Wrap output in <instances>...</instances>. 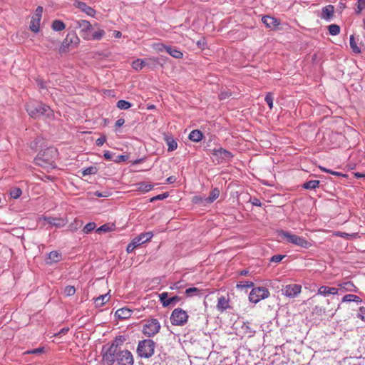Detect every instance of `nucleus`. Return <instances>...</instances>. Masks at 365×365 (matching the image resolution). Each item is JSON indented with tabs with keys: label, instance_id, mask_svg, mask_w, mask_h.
<instances>
[{
	"label": "nucleus",
	"instance_id": "43",
	"mask_svg": "<svg viewBox=\"0 0 365 365\" xmlns=\"http://www.w3.org/2000/svg\"><path fill=\"white\" fill-rule=\"evenodd\" d=\"M96 227V225L95 222H89L83 227V232L86 234H88L91 232V231L94 230Z\"/></svg>",
	"mask_w": 365,
	"mask_h": 365
},
{
	"label": "nucleus",
	"instance_id": "33",
	"mask_svg": "<svg viewBox=\"0 0 365 365\" xmlns=\"http://www.w3.org/2000/svg\"><path fill=\"white\" fill-rule=\"evenodd\" d=\"M51 28L55 31H63L66 28V26L62 21L54 20L52 22Z\"/></svg>",
	"mask_w": 365,
	"mask_h": 365
},
{
	"label": "nucleus",
	"instance_id": "13",
	"mask_svg": "<svg viewBox=\"0 0 365 365\" xmlns=\"http://www.w3.org/2000/svg\"><path fill=\"white\" fill-rule=\"evenodd\" d=\"M43 7L38 6L36 9L35 14L32 16L30 24V29L35 33H37L39 31V24L41 19Z\"/></svg>",
	"mask_w": 365,
	"mask_h": 365
},
{
	"label": "nucleus",
	"instance_id": "22",
	"mask_svg": "<svg viewBox=\"0 0 365 365\" xmlns=\"http://www.w3.org/2000/svg\"><path fill=\"white\" fill-rule=\"evenodd\" d=\"M62 259V255L61 253L58 251H52L51 252L47 259H46V262L47 264H53L60 262Z\"/></svg>",
	"mask_w": 365,
	"mask_h": 365
},
{
	"label": "nucleus",
	"instance_id": "12",
	"mask_svg": "<svg viewBox=\"0 0 365 365\" xmlns=\"http://www.w3.org/2000/svg\"><path fill=\"white\" fill-rule=\"evenodd\" d=\"M282 294L289 298L297 297L302 292V286L297 284H290L282 289Z\"/></svg>",
	"mask_w": 365,
	"mask_h": 365
},
{
	"label": "nucleus",
	"instance_id": "64",
	"mask_svg": "<svg viewBox=\"0 0 365 365\" xmlns=\"http://www.w3.org/2000/svg\"><path fill=\"white\" fill-rule=\"evenodd\" d=\"M330 174L336 175V176H343V177L346 176V175L342 174L341 173L333 171V170H331Z\"/></svg>",
	"mask_w": 365,
	"mask_h": 365
},
{
	"label": "nucleus",
	"instance_id": "57",
	"mask_svg": "<svg viewBox=\"0 0 365 365\" xmlns=\"http://www.w3.org/2000/svg\"><path fill=\"white\" fill-rule=\"evenodd\" d=\"M183 287L182 282H177L174 283L171 287V289H179Z\"/></svg>",
	"mask_w": 365,
	"mask_h": 365
},
{
	"label": "nucleus",
	"instance_id": "17",
	"mask_svg": "<svg viewBox=\"0 0 365 365\" xmlns=\"http://www.w3.org/2000/svg\"><path fill=\"white\" fill-rule=\"evenodd\" d=\"M339 292V289L335 287H330L327 286H321L317 291L318 295L327 297L330 294L335 295Z\"/></svg>",
	"mask_w": 365,
	"mask_h": 365
},
{
	"label": "nucleus",
	"instance_id": "49",
	"mask_svg": "<svg viewBox=\"0 0 365 365\" xmlns=\"http://www.w3.org/2000/svg\"><path fill=\"white\" fill-rule=\"evenodd\" d=\"M43 352H44V348L43 347H39V348H37V349H32V350L27 351L26 352V354H41V353H43Z\"/></svg>",
	"mask_w": 365,
	"mask_h": 365
},
{
	"label": "nucleus",
	"instance_id": "20",
	"mask_svg": "<svg viewBox=\"0 0 365 365\" xmlns=\"http://www.w3.org/2000/svg\"><path fill=\"white\" fill-rule=\"evenodd\" d=\"M74 5L76 6V7L80 9L82 11L85 12L87 15L90 16H94V15L96 14V11L91 6H88L84 2L76 1Z\"/></svg>",
	"mask_w": 365,
	"mask_h": 365
},
{
	"label": "nucleus",
	"instance_id": "58",
	"mask_svg": "<svg viewBox=\"0 0 365 365\" xmlns=\"http://www.w3.org/2000/svg\"><path fill=\"white\" fill-rule=\"evenodd\" d=\"M364 8H365V0H359L358 1L359 12H360Z\"/></svg>",
	"mask_w": 365,
	"mask_h": 365
},
{
	"label": "nucleus",
	"instance_id": "54",
	"mask_svg": "<svg viewBox=\"0 0 365 365\" xmlns=\"http://www.w3.org/2000/svg\"><path fill=\"white\" fill-rule=\"evenodd\" d=\"M231 96V93L228 91H221L219 94V98L220 100L225 99Z\"/></svg>",
	"mask_w": 365,
	"mask_h": 365
},
{
	"label": "nucleus",
	"instance_id": "14",
	"mask_svg": "<svg viewBox=\"0 0 365 365\" xmlns=\"http://www.w3.org/2000/svg\"><path fill=\"white\" fill-rule=\"evenodd\" d=\"M159 299L163 307H168L171 304H177L180 298L178 296L168 297V292H162L159 294Z\"/></svg>",
	"mask_w": 365,
	"mask_h": 365
},
{
	"label": "nucleus",
	"instance_id": "35",
	"mask_svg": "<svg viewBox=\"0 0 365 365\" xmlns=\"http://www.w3.org/2000/svg\"><path fill=\"white\" fill-rule=\"evenodd\" d=\"M114 229H115V225L113 224L108 223V224H104V225H101V227H99L96 230V232H108L114 230Z\"/></svg>",
	"mask_w": 365,
	"mask_h": 365
},
{
	"label": "nucleus",
	"instance_id": "7",
	"mask_svg": "<svg viewBox=\"0 0 365 365\" xmlns=\"http://www.w3.org/2000/svg\"><path fill=\"white\" fill-rule=\"evenodd\" d=\"M187 313L181 308H175L171 314L170 322L173 325L183 326L188 320Z\"/></svg>",
	"mask_w": 365,
	"mask_h": 365
},
{
	"label": "nucleus",
	"instance_id": "11",
	"mask_svg": "<svg viewBox=\"0 0 365 365\" xmlns=\"http://www.w3.org/2000/svg\"><path fill=\"white\" fill-rule=\"evenodd\" d=\"M115 361L118 365H133L134 359L132 353L128 350H120L115 354Z\"/></svg>",
	"mask_w": 365,
	"mask_h": 365
},
{
	"label": "nucleus",
	"instance_id": "36",
	"mask_svg": "<svg viewBox=\"0 0 365 365\" xmlns=\"http://www.w3.org/2000/svg\"><path fill=\"white\" fill-rule=\"evenodd\" d=\"M349 44H350V47L352 50V51L354 53H361V49L360 48L357 46L356 41H355V38L353 35H351L350 36V40H349Z\"/></svg>",
	"mask_w": 365,
	"mask_h": 365
},
{
	"label": "nucleus",
	"instance_id": "39",
	"mask_svg": "<svg viewBox=\"0 0 365 365\" xmlns=\"http://www.w3.org/2000/svg\"><path fill=\"white\" fill-rule=\"evenodd\" d=\"M329 32L332 36L338 35L340 33V27L336 24H331L328 26Z\"/></svg>",
	"mask_w": 365,
	"mask_h": 365
},
{
	"label": "nucleus",
	"instance_id": "29",
	"mask_svg": "<svg viewBox=\"0 0 365 365\" xmlns=\"http://www.w3.org/2000/svg\"><path fill=\"white\" fill-rule=\"evenodd\" d=\"M202 138V133L198 130H194L189 134V139L193 142H199Z\"/></svg>",
	"mask_w": 365,
	"mask_h": 365
},
{
	"label": "nucleus",
	"instance_id": "60",
	"mask_svg": "<svg viewBox=\"0 0 365 365\" xmlns=\"http://www.w3.org/2000/svg\"><path fill=\"white\" fill-rule=\"evenodd\" d=\"M69 330V328L68 327H64L63 329H61L58 333H56L54 334V336H58V335H61V334H66Z\"/></svg>",
	"mask_w": 365,
	"mask_h": 365
},
{
	"label": "nucleus",
	"instance_id": "21",
	"mask_svg": "<svg viewBox=\"0 0 365 365\" xmlns=\"http://www.w3.org/2000/svg\"><path fill=\"white\" fill-rule=\"evenodd\" d=\"M133 311L128 308L123 307L121 309H118L115 313V316L120 319H126L130 317Z\"/></svg>",
	"mask_w": 365,
	"mask_h": 365
},
{
	"label": "nucleus",
	"instance_id": "5",
	"mask_svg": "<svg viewBox=\"0 0 365 365\" xmlns=\"http://www.w3.org/2000/svg\"><path fill=\"white\" fill-rule=\"evenodd\" d=\"M279 235L282 240H286L287 242L303 248H308L311 245L310 242L306 240L304 237L292 234L287 231H279Z\"/></svg>",
	"mask_w": 365,
	"mask_h": 365
},
{
	"label": "nucleus",
	"instance_id": "23",
	"mask_svg": "<svg viewBox=\"0 0 365 365\" xmlns=\"http://www.w3.org/2000/svg\"><path fill=\"white\" fill-rule=\"evenodd\" d=\"M229 308V299L225 297L218 298L217 309L220 312H223Z\"/></svg>",
	"mask_w": 365,
	"mask_h": 365
},
{
	"label": "nucleus",
	"instance_id": "4",
	"mask_svg": "<svg viewBox=\"0 0 365 365\" xmlns=\"http://www.w3.org/2000/svg\"><path fill=\"white\" fill-rule=\"evenodd\" d=\"M155 346V343L151 339L139 341L136 349L137 354L140 358L149 359L153 356Z\"/></svg>",
	"mask_w": 365,
	"mask_h": 365
},
{
	"label": "nucleus",
	"instance_id": "59",
	"mask_svg": "<svg viewBox=\"0 0 365 365\" xmlns=\"http://www.w3.org/2000/svg\"><path fill=\"white\" fill-rule=\"evenodd\" d=\"M125 123V120L123 118H119L116 120L115 123V126L116 128L121 127Z\"/></svg>",
	"mask_w": 365,
	"mask_h": 365
},
{
	"label": "nucleus",
	"instance_id": "42",
	"mask_svg": "<svg viewBox=\"0 0 365 365\" xmlns=\"http://www.w3.org/2000/svg\"><path fill=\"white\" fill-rule=\"evenodd\" d=\"M206 197L195 195L192 198V202L194 204H200L202 205H206L207 203H205Z\"/></svg>",
	"mask_w": 365,
	"mask_h": 365
},
{
	"label": "nucleus",
	"instance_id": "32",
	"mask_svg": "<svg viewBox=\"0 0 365 365\" xmlns=\"http://www.w3.org/2000/svg\"><path fill=\"white\" fill-rule=\"evenodd\" d=\"M220 195V190L217 188H214L208 197H206L205 203H212L214 202Z\"/></svg>",
	"mask_w": 365,
	"mask_h": 365
},
{
	"label": "nucleus",
	"instance_id": "2",
	"mask_svg": "<svg viewBox=\"0 0 365 365\" xmlns=\"http://www.w3.org/2000/svg\"><path fill=\"white\" fill-rule=\"evenodd\" d=\"M57 157V150L53 147H50L38 154L35 158V163L46 169L54 168Z\"/></svg>",
	"mask_w": 365,
	"mask_h": 365
},
{
	"label": "nucleus",
	"instance_id": "48",
	"mask_svg": "<svg viewBox=\"0 0 365 365\" xmlns=\"http://www.w3.org/2000/svg\"><path fill=\"white\" fill-rule=\"evenodd\" d=\"M168 192H164L163 194H160V195H158L153 197H152L150 199V202H153L155 200H164L165 198H167L168 197Z\"/></svg>",
	"mask_w": 365,
	"mask_h": 365
},
{
	"label": "nucleus",
	"instance_id": "15",
	"mask_svg": "<svg viewBox=\"0 0 365 365\" xmlns=\"http://www.w3.org/2000/svg\"><path fill=\"white\" fill-rule=\"evenodd\" d=\"M334 13V6L327 5L322 8L319 16L322 19H324L327 21H329L333 18Z\"/></svg>",
	"mask_w": 365,
	"mask_h": 365
},
{
	"label": "nucleus",
	"instance_id": "19",
	"mask_svg": "<svg viewBox=\"0 0 365 365\" xmlns=\"http://www.w3.org/2000/svg\"><path fill=\"white\" fill-rule=\"evenodd\" d=\"M213 155L219 158L221 160H229L232 158V153L223 148L213 150Z\"/></svg>",
	"mask_w": 365,
	"mask_h": 365
},
{
	"label": "nucleus",
	"instance_id": "37",
	"mask_svg": "<svg viewBox=\"0 0 365 365\" xmlns=\"http://www.w3.org/2000/svg\"><path fill=\"white\" fill-rule=\"evenodd\" d=\"M131 103L125 100H120L117 102V107L120 110H127L131 107Z\"/></svg>",
	"mask_w": 365,
	"mask_h": 365
},
{
	"label": "nucleus",
	"instance_id": "40",
	"mask_svg": "<svg viewBox=\"0 0 365 365\" xmlns=\"http://www.w3.org/2000/svg\"><path fill=\"white\" fill-rule=\"evenodd\" d=\"M21 194H22V191L19 187H12L10 190V195L14 199L19 198L21 195Z\"/></svg>",
	"mask_w": 365,
	"mask_h": 365
},
{
	"label": "nucleus",
	"instance_id": "8",
	"mask_svg": "<svg viewBox=\"0 0 365 365\" xmlns=\"http://www.w3.org/2000/svg\"><path fill=\"white\" fill-rule=\"evenodd\" d=\"M160 324L158 319H151L144 324L143 333L148 337H153L160 331Z\"/></svg>",
	"mask_w": 365,
	"mask_h": 365
},
{
	"label": "nucleus",
	"instance_id": "10",
	"mask_svg": "<svg viewBox=\"0 0 365 365\" xmlns=\"http://www.w3.org/2000/svg\"><path fill=\"white\" fill-rule=\"evenodd\" d=\"M80 42V38L74 34H68L65 39L61 43L58 51L61 53L66 52L70 48L76 46Z\"/></svg>",
	"mask_w": 365,
	"mask_h": 365
},
{
	"label": "nucleus",
	"instance_id": "53",
	"mask_svg": "<svg viewBox=\"0 0 365 365\" xmlns=\"http://www.w3.org/2000/svg\"><path fill=\"white\" fill-rule=\"evenodd\" d=\"M284 257H285L284 255H274V256H272L271 257L270 262H281L283 259V258Z\"/></svg>",
	"mask_w": 365,
	"mask_h": 365
},
{
	"label": "nucleus",
	"instance_id": "52",
	"mask_svg": "<svg viewBox=\"0 0 365 365\" xmlns=\"http://www.w3.org/2000/svg\"><path fill=\"white\" fill-rule=\"evenodd\" d=\"M138 246L135 245L133 240H132L131 242L127 246L126 251L128 253H131Z\"/></svg>",
	"mask_w": 365,
	"mask_h": 365
},
{
	"label": "nucleus",
	"instance_id": "45",
	"mask_svg": "<svg viewBox=\"0 0 365 365\" xmlns=\"http://www.w3.org/2000/svg\"><path fill=\"white\" fill-rule=\"evenodd\" d=\"M168 46L163 44V43H155V44H153V48L157 52H162L163 51H167Z\"/></svg>",
	"mask_w": 365,
	"mask_h": 365
},
{
	"label": "nucleus",
	"instance_id": "41",
	"mask_svg": "<svg viewBox=\"0 0 365 365\" xmlns=\"http://www.w3.org/2000/svg\"><path fill=\"white\" fill-rule=\"evenodd\" d=\"M254 286V283L250 281H242L237 284V288L242 289L244 288L252 287Z\"/></svg>",
	"mask_w": 365,
	"mask_h": 365
},
{
	"label": "nucleus",
	"instance_id": "46",
	"mask_svg": "<svg viewBox=\"0 0 365 365\" xmlns=\"http://www.w3.org/2000/svg\"><path fill=\"white\" fill-rule=\"evenodd\" d=\"M76 292V289L73 286H67L64 289V294L66 296H73Z\"/></svg>",
	"mask_w": 365,
	"mask_h": 365
},
{
	"label": "nucleus",
	"instance_id": "25",
	"mask_svg": "<svg viewBox=\"0 0 365 365\" xmlns=\"http://www.w3.org/2000/svg\"><path fill=\"white\" fill-rule=\"evenodd\" d=\"M341 302L361 303L362 302V299L357 295L348 294L343 297Z\"/></svg>",
	"mask_w": 365,
	"mask_h": 365
},
{
	"label": "nucleus",
	"instance_id": "31",
	"mask_svg": "<svg viewBox=\"0 0 365 365\" xmlns=\"http://www.w3.org/2000/svg\"><path fill=\"white\" fill-rule=\"evenodd\" d=\"M136 187L138 190L143 192H147L153 189V185L151 184H148L144 182H139L136 184Z\"/></svg>",
	"mask_w": 365,
	"mask_h": 365
},
{
	"label": "nucleus",
	"instance_id": "26",
	"mask_svg": "<svg viewBox=\"0 0 365 365\" xmlns=\"http://www.w3.org/2000/svg\"><path fill=\"white\" fill-rule=\"evenodd\" d=\"M165 143L168 147V151H173L177 149L178 143L176 140L172 136H165Z\"/></svg>",
	"mask_w": 365,
	"mask_h": 365
},
{
	"label": "nucleus",
	"instance_id": "1",
	"mask_svg": "<svg viewBox=\"0 0 365 365\" xmlns=\"http://www.w3.org/2000/svg\"><path fill=\"white\" fill-rule=\"evenodd\" d=\"M75 23L76 27L80 29V35L84 40L99 41L106 34L105 31L99 27L98 24H95L93 26L86 20H78Z\"/></svg>",
	"mask_w": 365,
	"mask_h": 365
},
{
	"label": "nucleus",
	"instance_id": "61",
	"mask_svg": "<svg viewBox=\"0 0 365 365\" xmlns=\"http://www.w3.org/2000/svg\"><path fill=\"white\" fill-rule=\"evenodd\" d=\"M95 195L97 196V197H108V192H101L99 191H96V192H95Z\"/></svg>",
	"mask_w": 365,
	"mask_h": 365
},
{
	"label": "nucleus",
	"instance_id": "51",
	"mask_svg": "<svg viewBox=\"0 0 365 365\" xmlns=\"http://www.w3.org/2000/svg\"><path fill=\"white\" fill-rule=\"evenodd\" d=\"M199 292L198 289L196 287H190L185 290V294L188 296H193Z\"/></svg>",
	"mask_w": 365,
	"mask_h": 365
},
{
	"label": "nucleus",
	"instance_id": "3",
	"mask_svg": "<svg viewBox=\"0 0 365 365\" xmlns=\"http://www.w3.org/2000/svg\"><path fill=\"white\" fill-rule=\"evenodd\" d=\"M26 110L29 115L34 118L44 116L50 118L53 116V110L47 105L41 103H30L26 106Z\"/></svg>",
	"mask_w": 365,
	"mask_h": 365
},
{
	"label": "nucleus",
	"instance_id": "50",
	"mask_svg": "<svg viewBox=\"0 0 365 365\" xmlns=\"http://www.w3.org/2000/svg\"><path fill=\"white\" fill-rule=\"evenodd\" d=\"M357 317L360 318L363 322H365V307H359Z\"/></svg>",
	"mask_w": 365,
	"mask_h": 365
},
{
	"label": "nucleus",
	"instance_id": "44",
	"mask_svg": "<svg viewBox=\"0 0 365 365\" xmlns=\"http://www.w3.org/2000/svg\"><path fill=\"white\" fill-rule=\"evenodd\" d=\"M265 101L266 103H267L269 109H272L273 108V101H274V97H273V95L272 93H267L266 96H265Z\"/></svg>",
	"mask_w": 365,
	"mask_h": 365
},
{
	"label": "nucleus",
	"instance_id": "47",
	"mask_svg": "<svg viewBox=\"0 0 365 365\" xmlns=\"http://www.w3.org/2000/svg\"><path fill=\"white\" fill-rule=\"evenodd\" d=\"M96 171H97L96 168L91 166V167H88V168H86L85 170H83L82 173L85 176V175H88L95 174L96 173Z\"/></svg>",
	"mask_w": 365,
	"mask_h": 365
},
{
	"label": "nucleus",
	"instance_id": "28",
	"mask_svg": "<svg viewBox=\"0 0 365 365\" xmlns=\"http://www.w3.org/2000/svg\"><path fill=\"white\" fill-rule=\"evenodd\" d=\"M339 286L346 292H357L358 290L357 287L351 282L339 284Z\"/></svg>",
	"mask_w": 365,
	"mask_h": 365
},
{
	"label": "nucleus",
	"instance_id": "16",
	"mask_svg": "<svg viewBox=\"0 0 365 365\" xmlns=\"http://www.w3.org/2000/svg\"><path fill=\"white\" fill-rule=\"evenodd\" d=\"M153 237V234L152 232H148L141 233L138 237L133 239V240L135 242V245L138 246H140V245H143L146 242L151 240V238Z\"/></svg>",
	"mask_w": 365,
	"mask_h": 365
},
{
	"label": "nucleus",
	"instance_id": "27",
	"mask_svg": "<svg viewBox=\"0 0 365 365\" xmlns=\"http://www.w3.org/2000/svg\"><path fill=\"white\" fill-rule=\"evenodd\" d=\"M110 297L109 293L100 295L95 299L96 306L102 307L110 299Z\"/></svg>",
	"mask_w": 365,
	"mask_h": 365
},
{
	"label": "nucleus",
	"instance_id": "9",
	"mask_svg": "<svg viewBox=\"0 0 365 365\" xmlns=\"http://www.w3.org/2000/svg\"><path fill=\"white\" fill-rule=\"evenodd\" d=\"M269 295V291L267 288L262 287H255L251 290L249 294V300L252 303L257 304L261 300L268 298Z\"/></svg>",
	"mask_w": 365,
	"mask_h": 365
},
{
	"label": "nucleus",
	"instance_id": "24",
	"mask_svg": "<svg viewBox=\"0 0 365 365\" xmlns=\"http://www.w3.org/2000/svg\"><path fill=\"white\" fill-rule=\"evenodd\" d=\"M166 52L175 58L180 59L183 57V53L176 47L168 46Z\"/></svg>",
	"mask_w": 365,
	"mask_h": 365
},
{
	"label": "nucleus",
	"instance_id": "63",
	"mask_svg": "<svg viewBox=\"0 0 365 365\" xmlns=\"http://www.w3.org/2000/svg\"><path fill=\"white\" fill-rule=\"evenodd\" d=\"M252 203L255 206L260 207L262 205L260 200L257 198H254L252 201Z\"/></svg>",
	"mask_w": 365,
	"mask_h": 365
},
{
	"label": "nucleus",
	"instance_id": "30",
	"mask_svg": "<svg viewBox=\"0 0 365 365\" xmlns=\"http://www.w3.org/2000/svg\"><path fill=\"white\" fill-rule=\"evenodd\" d=\"M320 181L317 180H312L304 182L302 187L306 190H312L319 187Z\"/></svg>",
	"mask_w": 365,
	"mask_h": 365
},
{
	"label": "nucleus",
	"instance_id": "38",
	"mask_svg": "<svg viewBox=\"0 0 365 365\" xmlns=\"http://www.w3.org/2000/svg\"><path fill=\"white\" fill-rule=\"evenodd\" d=\"M145 66V61L141 59H137L132 63V67L136 71L142 69Z\"/></svg>",
	"mask_w": 365,
	"mask_h": 365
},
{
	"label": "nucleus",
	"instance_id": "34",
	"mask_svg": "<svg viewBox=\"0 0 365 365\" xmlns=\"http://www.w3.org/2000/svg\"><path fill=\"white\" fill-rule=\"evenodd\" d=\"M45 220L47 222L48 224H50L55 227H61L63 225V222L61 220L58 218H54L51 217H45Z\"/></svg>",
	"mask_w": 365,
	"mask_h": 365
},
{
	"label": "nucleus",
	"instance_id": "18",
	"mask_svg": "<svg viewBox=\"0 0 365 365\" xmlns=\"http://www.w3.org/2000/svg\"><path fill=\"white\" fill-rule=\"evenodd\" d=\"M262 21L267 28L272 29L277 28L280 24L279 19L269 16H263Z\"/></svg>",
	"mask_w": 365,
	"mask_h": 365
},
{
	"label": "nucleus",
	"instance_id": "6",
	"mask_svg": "<svg viewBox=\"0 0 365 365\" xmlns=\"http://www.w3.org/2000/svg\"><path fill=\"white\" fill-rule=\"evenodd\" d=\"M125 341V339L123 336L116 337L103 355V360L107 361L110 365H112L115 362V354L116 351H118V346L122 345Z\"/></svg>",
	"mask_w": 365,
	"mask_h": 365
},
{
	"label": "nucleus",
	"instance_id": "55",
	"mask_svg": "<svg viewBox=\"0 0 365 365\" xmlns=\"http://www.w3.org/2000/svg\"><path fill=\"white\" fill-rule=\"evenodd\" d=\"M128 159V157L123 155H120L116 157L115 159L113 160L115 163H120L125 161Z\"/></svg>",
	"mask_w": 365,
	"mask_h": 365
},
{
	"label": "nucleus",
	"instance_id": "56",
	"mask_svg": "<svg viewBox=\"0 0 365 365\" xmlns=\"http://www.w3.org/2000/svg\"><path fill=\"white\" fill-rule=\"evenodd\" d=\"M106 141V138L105 136H102L99 138H98L96 141V144L98 146H101L104 144V143Z\"/></svg>",
	"mask_w": 365,
	"mask_h": 365
},
{
	"label": "nucleus",
	"instance_id": "62",
	"mask_svg": "<svg viewBox=\"0 0 365 365\" xmlns=\"http://www.w3.org/2000/svg\"><path fill=\"white\" fill-rule=\"evenodd\" d=\"M103 157L106 160H113L112 159V153L110 151H106L103 154Z\"/></svg>",
	"mask_w": 365,
	"mask_h": 365
}]
</instances>
